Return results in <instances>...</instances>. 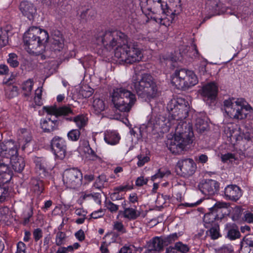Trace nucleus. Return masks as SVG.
Masks as SVG:
<instances>
[{
    "mask_svg": "<svg viewBox=\"0 0 253 253\" xmlns=\"http://www.w3.org/2000/svg\"><path fill=\"white\" fill-rule=\"evenodd\" d=\"M102 216L103 214L102 210H100L97 211H95L91 214V217L94 219H97Z\"/></svg>",
    "mask_w": 253,
    "mask_h": 253,
    "instance_id": "obj_59",
    "label": "nucleus"
},
{
    "mask_svg": "<svg viewBox=\"0 0 253 253\" xmlns=\"http://www.w3.org/2000/svg\"><path fill=\"white\" fill-rule=\"evenodd\" d=\"M67 238L66 234L62 231H58L56 235L55 244L58 246L64 244Z\"/></svg>",
    "mask_w": 253,
    "mask_h": 253,
    "instance_id": "obj_36",
    "label": "nucleus"
},
{
    "mask_svg": "<svg viewBox=\"0 0 253 253\" xmlns=\"http://www.w3.org/2000/svg\"><path fill=\"white\" fill-rule=\"evenodd\" d=\"M93 107L96 114L100 113L105 108L104 101L99 98H96L93 102Z\"/></svg>",
    "mask_w": 253,
    "mask_h": 253,
    "instance_id": "obj_34",
    "label": "nucleus"
},
{
    "mask_svg": "<svg viewBox=\"0 0 253 253\" xmlns=\"http://www.w3.org/2000/svg\"><path fill=\"white\" fill-rule=\"evenodd\" d=\"M42 87H39L35 91V101L36 104L38 105H40L41 104V99L42 98Z\"/></svg>",
    "mask_w": 253,
    "mask_h": 253,
    "instance_id": "obj_47",
    "label": "nucleus"
},
{
    "mask_svg": "<svg viewBox=\"0 0 253 253\" xmlns=\"http://www.w3.org/2000/svg\"><path fill=\"white\" fill-rule=\"evenodd\" d=\"M178 236L176 233H173L167 236V237H155L153 238V242L151 243V246L153 248H156L157 250H163L164 246H167L169 244L177 240Z\"/></svg>",
    "mask_w": 253,
    "mask_h": 253,
    "instance_id": "obj_13",
    "label": "nucleus"
},
{
    "mask_svg": "<svg viewBox=\"0 0 253 253\" xmlns=\"http://www.w3.org/2000/svg\"><path fill=\"white\" fill-rule=\"evenodd\" d=\"M7 183H2L0 184V202H2L5 201L6 198L9 195V187L6 184Z\"/></svg>",
    "mask_w": 253,
    "mask_h": 253,
    "instance_id": "obj_35",
    "label": "nucleus"
},
{
    "mask_svg": "<svg viewBox=\"0 0 253 253\" xmlns=\"http://www.w3.org/2000/svg\"><path fill=\"white\" fill-rule=\"evenodd\" d=\"M106 207L111 212H115L119 209V206L117 205L112 202L109 201L105 202Z\"/></svg>",
    "mask_w": 253,
    "mask_h": 253,
    "instance_id": "obj_46",
    "label": "nucleus"
},
{
    "mask_svg": "<svg viewBox=\"0 0 253 253\" xmlns=\"http://www.w3.org/2000/svg\"><path fill=\"white\" fill-rule=\"evenodd\" d=\"M31 184L34 191L38 195H40L43 190V184L42 180L36 179H32Z\"/></svg>",
    "mask_w": 253,
    "mask_h": 253,
    "instance_id": "obj_33",
    "label": "nucleus"
},
{
    "mask_svg": "<svg viewBox=\"0 0 253 253\" xmlns=\"http://www.w3.org/2000/svg\"><path fill=\"white\" fill-rule=\"evenodd\" d=\"M159 126V124L157 123V121L156 120V119H151L148 123L146 127L147 129H149L151 130H153L157 128Z\"/></svg>",
    "mask_w": 253,
    "mask_h": 253,
    "instance_id": "obj_50",
    "label": "nucleus"
},
{
    "mask_svg": "<svg viewBox=\"0 0 253 253\" xmlns=\"http://www.w3.org/2000/svg\"><path fill=\"white\" fill-rule=\"evenodd\" d=\"M153 242V239L149 241L147 243L148 249L144 253H158V252H161L162 250H157L156 248L152 247L151 243Z\"/></svg>",
    "mask_w": 253,
    "mask_h": 253,
    "instance_id": "obj_53",
    "label": "nucleus"
},
{
    "mask_svg": "<svg viewBox=\"0 0 253 253\" xmlns=\"http://www.w3.org/2000/svg\"><path fill=\"white\" fill-rule=\"evenodd\" d=\"M224 110L230 118L235 120L246 119L250 113H253V109L242 99L235 100L229 98L223 101Z\"/></svg>",
    "mask_w": 253,
    "mask_h": 253,
    "instance_id": "obj_4",
    "label": "nucleus"
},
{
    "mask_svg": "<svg viewBox=\"0 0 253 253\" xmlns=\"http://www.w3.org/2000/svg\"><path fill=\"white\" fill-rule=\"evenodd\" d=\"M81 132L79 129H75L70 130L67 134L68 138L69 140L76 141H77L80 136Z\"/></svg>",
    "mask_w": 253,
    "mask_h": 253,
    "instance_id": "obj_39",
    "label": "nucleus"
},
{
    "mask_svg": "<svg viewBox=\"0 0 253 253\" xmlns=\"http://www.w3.org/2000/svg\"><path fill=\"white\" fill-rule=\"evenodd\" d=\"M45 110L48 114L53 115L57 118L58 116H66L70 114H73V111L71 108L66 106H63L57 108L56 106H44L43 107Z\"/></svg>",
    "mask_w": 253,
    "mask_h": 253,
    "instance_id": "obj_17",
    "label": "nucleus"
},
{
    "mask_svg": "<svg viewBox=\"0 0 253 253\" xmlns=\"http://www.w3.org/2000/svg\"><path fill=\"white\" fill-rule=\"evenodd\" d=\"M177 252L181 253H186L189 251V248L186 245L183 244L182 242H179L175 244Z\"/></svg>",
    "mask_w": 253,
    "mask_h": 253,
    "instance_id": "obj_42",
    "label": "nucleus"
},
{
    "mask_svg": "<svg viewBox=\"0 0 253 253\" xmlns=\"http://www.w3.org/2000/svg\"><path fill=\"white\" fill-rule=\"evenodd\" d=\"M51 149L54 155L60 159H63L66 154V144L62 138L55 136L51 141Z\"/></svg>",
    "mask_w": 253,
    "mask_h": 253,
    "instance_id": "obj_12",
    "label": "nucleus"
},
{
    "mask_svg": "<svg viewBox=\"0 0 253 253\" xmlns=\"http://www.w3.org/2000/svg\"><path fill=\"white\" fill-rule=\"evenodd\" d=\"M7 163L4 159L0 160V183H7L12 178V172L9 170Z\"/></svg>",
    "mask_w": 253,
    "mask_h": 253,
    "instance_id": "obj_19",
    "label": "nucleus"
},
{
    "mask_svg": "<svg viewBox=\"0 0 253 253\" xmlns=\"http://www.w3.org/2000/svg\"><path fill=\"white\" fill-rule=\"evenodd\" d=\"M138 161L137 162V166L139 167H142L144 164L148 162L150 158L149 157L143 155H138L137 156Z\"/></svg>",
    "mask_w": 253,
    "mask_h": 253,
    "instance_id": "obj_48",
    "label": "nucleus"
},
{
    "mask_svg": "<svg viewBox=\"0 0 253 253\" xmlns=\"http://www.w3.org/2000/svg\"><path fill=\"white\" fill-rule=\"evenodd\" d=\"M83 175L81 171L77 169H66L63 174V181L67 187L75 189L82 184Z\"/></svg>",
    "mask_w": 253,
    "mask_h": 253,
    "instance_id": "obj_10",
    "label": "nucleus"
},
{
    "mask_svg": "<svg viewBox=\"0 0 253 253\" xmlns=\"http://www.w3.org/2000/svg\"><path fill=\"white\" fill-rule=\"evenodd\" d=\"M131 88L135 91L139 97L145 100L158 95L157 84L153 77L148 74H143L140 78L133 76Z\"/></svg>",
    "mask_w": 253,
    "mask_h": 253,
    "instance_id": "obj_3",
    "label": "nucleus"
},
{
    "mask_svg": "<svg viewBox=\"0 0 253 253\" xmlns=\"http://www.w3.org/2000/svg\"><path fill=\"white\" fill-rule=\"evenodd\" d=\"M81 93L84 98H88L91 96L93 93V89L88 87H85L81 90Z\"/></svg>",
    "mask_w": 253,
    "mask_h": 253,
    "instance_id": "obj_49",
    "label": "nucleus"
},
{
    "mask_svg": "<svg viewBox=\"0 0 253 253\" xmlns=\"http://www.w3.org/2000/svg\"><path fill=\"white\" fill-rule=\"evenodd\" d=\"M112 101L117 110L129 112L136 101L135 95L125 88H116L112 93Z\"/></svg>",
    "mask_w": 253,
    "mask_h": 253,
    "instance_id": "obj_6",
    "label": "nucleus"
},
{
    "mask_svg": "<svg viewBox=\"0 0 253 253\" xmlns=\"http://www.w3.org/2000/svg\"><path fill=\"white\" fill-rule=\"evenodd\" d=\"M167 110L171 120L178 122L188 116L189 105L187 101L182 98H173L168 104Z\"/></svg>",
    "mask_w": 253,
    "mask_h": 253,
    "instance_id": "obj_7",
    "label": "nucleus"
},
{
    "mask_svg": "<svg viewBox=\"0 0 253 253\" xmlns=\"http://www.w3.org/2000/svg\"><path fill=\"white\" fill-rule=\"evenodd\" d=\"M148 179H145L143 176H140L138 177L135 181V184L137 186H142L144 184H146Z\"/></svg>",
    "mask_w": 253,
    "mask_h": 253,
    "instance_id": "obj_56",
    "label": "nucleus"
},
{
    "mask_svg": "<svg viewBox=\"0 0 253 253\" xmlns=\"http://www.w3.org/2000/svg\"><path fill=\"white\" fill-rule=\"evenodd\" d=\"M8 209L7 208H3L0 209V220L5 221L8 220Z\"/></svg>",
    "mask_w": 253,
    "mask_h": 253,
    "instance_id": "obj_51",
    "label": "nucleus"
},
{
    "mask_svg": "<svg viewBox=\"0 0 253 253\" xmlns=\"http://www.w3.org/2000/svg\"><path fill=\"white\" fill-rule=\"evenodd\" d=\"M225 196L227 199L236 201L242 195L240 188L236 185H229L224 189Z\"/></svg>",
    "mask_w": 253,
    "mask_h": 253,
    "instance_id": "obj_18",
    "label": "nucleus"
},
{
    "mask_svg": "<svg viewBox=\"0 0 253 253\" xmlns=\"http://www.w3.org/2000/svg\"><path fill=\"white\" fill-rule=\"evenodd\" d=\"M48 39L47 32L37 27H31L23 37L24 42L29 53H37L38 50Z\"/></svg>",
    "mask_w": 253,
    "mask_h": 253,
    "instance_id": "obj_5",
    "label": "nucleus"
},
{
    "mask_svg": "<svg viewBox=\"0 0 253 253\" xmlns=\"http://www.w3.org/2000/svg\"><path fill=\"white\" fill-rule=\"evenodd\" d=\"M107 182L106 176L105 174L100 175L97 178L96 181L94 183V186L97 189H100L104 186L105 182Z\"/></svg>",
    "mask_w": 253,
    "mask_h": 253,
    "instance_id": "obj_38",
    "label": "nucleus"
},
{
    "mask_svg": "<svg viewBox=\"0 0 253 253\" xmlns=\"http://www.w3.org/2000/svg\"><path fill=\"white\" fill-rule=\"evenodd\" d=\"M41 126L43 131L51 132L57 129L58 122L56 120H52L50 118H46L45 119L41 120Z\"/></svg>",
    "mask_w": 253,
    "mask_h": 253,
    "instance_id": "obj_21",
    "label": "nucleus"
},
{
    "mask_svg": "<svg viewBox=\"0 0 253 253\" xmlns=\"http://www.w3.org/2000/svg\"><path fill=\"white\" fill-rule=\"evenodd\" d=\"M177 167L181 171V175L184 177H189L195 172L197 165L192 159H185L178 161Z\"/></svg>",
    "mask_w": 253,
    "mask_h": 253,
    "instance_id": "obj_11",
    "label": "nucleus"
},
{
    "mask_svg": "<svg viewBox=\"0 0 253 253\" xmlns=\"http://www.w3.org/2000/svg\"><path fill=\"white\" fill-rule=\"evenodd\" d=\"M228 207V203L223 202H217L211 208L210 211L204 215L203 221L206 228L210 227L214 224H218L215 222L216 220H221L223 217V214H219V212H222L223 209H226Z\"/></svg>",
    "mask_w": 253,
    "mask_h": 253,
    "instance_id": "obj_9",
    "label": "nucleus"
},
{
    "mask_svg": "<svg viewBox=\"0 0 253 253\" xmlns=\"http://www.w3.org/2000/svg\"><path fill=\"white\" fill-rule=\"evenodd\" d=\"M36 169L39 171V175L42 177L46 175V162L42 158H36L34 160Z\"/></svg>",
    "mask_w": 253,
    "mask_h": 253,
    "instance_id": "obj_26",
    "label": "nucleus"
},
{
    "mask_svg": "<svg viewBox=\"0 0 253 253\" xmlns=\"http://www.w3.org/2000/svg\"><path fill=\"white\" fill-rule=\"evenodd\" d=\"M132 249L129 247L124 246L122 248L119 253H132Z\"/></svg>",
    "mask_w": 253,
    "mask_h": 253,
    "instance_id": "obj_63",
    "label": "nucleus"
},
{
    "mask_svg": "<svg viewBox=\"0 0 253 253\" xmlns=\"http://www.w3.org/2000/svg\"><path fill=\"white\" fill-rule=\"evenodd\" d=\"M105 48L109 51L116 47L115 56L120 61L132 64L141 59L142 53L138 43L128 40L127 36L118 30L106 31L98 38Z\"/></svg>",
    "mask_w": 253,
    "mask_h": 253,
    "instance_id": "obj_1",
    "label": "nucleus"
},
{
    "mask_svg": "<svg viewBox=\"0 0 253 253\" xmlns=\"http://www.w3.org/2000/svg\"><path fill=\"white\" fill-rule=\"evenodd\" d=\"M165 253H177L175 246L168 247L166 250Z\"/></svg>",
    "mask_w": 253,
    "mask_h": 253,
    "instance_id": "obj_64",
    "label": "nucleus"
},
{
    "mask_svg": "<svg viewBox=\"0 0 253 253\" xmlns=\"http://www.w3.org/2000/svg\"><path fill=\"white\" fill-rule=\"evenodd\" d=\"M208 157L206 155L201 154L198 156V159L197 160L198 162L204 164L208 161Z\"/></svg>",
    "mask_w": 253,
    "mask_h": 253,
    "instance_id": "obj_60",
    "label": "nucleus"
},
{
    "mask_svg": "<svg viewBox=\"0 0 253 253\" xmlns=\"http://www.w3.org/2000/svg\"><path fill=\"white\" fill-rule=\"evenodd\" d=\"M248 247H253V234L246 235L240 243V250L245 253H249Z\"/></svg>",
    "mask_w": 253,
    "mask_h": 253,
    "instance_id": "obj_23",
    "label": "nucleus"
},
{
    "mask_svg": "<svg viewBox=\"0 0 253 253\" xmlns=\"http://www.w3.org/2000/svg\"><path fill=\"white\" fill-rule=\"evenodd\" d=\"M177 125L173 139L168 141V149L173 154H179L186 150L193 142L194 134L189 121L181 120L173 123Z\"/></svg>",
    "mask_w": 253,
    "mask_h": 253,
    "instance_id": "obj_2",
    "label": "nucleus"
},
{
    "mask_svg": "<svg viewBox=\"0 0 253 253\" xmlns=\"http://www.w3.org/2000/svg\"><path fill=\"white\" fill-rule=\"evenodd\" d=\"M208 228L209 230L206 231V234L211 239L216 240L221 236L218 224H214Z\"/></svg>",
    "mask_w": 253,
    "mask_h": 253,
    "instance_id": "obj_28",
    "label": "nucleus"
},
{
    "mask_svg": "<svg viewBox=\"0 0 253 253\" xmlns=\"http://www.w3.org/2000/svg\"><path fill=\"white\" fill-rule=\"evenodd\" d=\"M242 213V210L240 207H236L233 211L232 219L233 220H237Z\"/></svg>",
    "mask_w": 253,
    "mask_h": 253,
    "instance_id": "obj_52",
    "label": "nucleus"
},
{
    "mask_svg": "<svg viewBox=\"0 0 253 253\" xmlns=\"http://www.w3.org/2000/svg\"><path fill=\"white\" fill-rule=\"evenodd\" d=\"M8 72V67L3 64L0 65V74L4 75L6 74Z\"/></svg>",
    "mask_w": 253,
    "mask_h": 253,
    "instance_id": "obj_62",
    "label": "nucleus"
},
{
    "mask_svg": "<svg viewBox=\"0 0 253 253\" xmlns=\"http://www.w3.org/2000/svg\"><path fill=\"white\" fill-rule=\"evenodd\" d=\"M243 220L249 223H253V212L246 211L244 213Z\"/></svg>",
    "mask_w": 253,
    "mask_h": 253,
    "instance_id": "obj_45",
    "label": "nucleus"
},
{
    "mask_svg": "<svg viewBox=\"0 0 253 253\" xmlns=\"http://www.w3.org/2000/svg\"><path fill=\"white\" fill-rule=\"evenodd\" d=\"M75 236L80 241H83L85 237L84 232L80 229L75 233Z\"/></svg>",
    "mask_w": 253,
    "mask_h": 253,
    "instance_id": "obj_58",
    "label": "nucleus"
},
{
    "mask_svg": "<svg viewBox=\"0 0 253 253\" xmlns=\"http://www.w3.org/2000/svg\"><path fill=\"white\" fill-rule=\"evenodd\" d=\"M110 198L112 201L119 200L122 199L119 193L116 191L111 194Z\"/></svg>",
    "mask_w": 253,
    "mask_h": 253,
    "instance_id": "obj_61",
    "label": "nucleus"
},
{
    "mask_svg": "<svg viewBox=\"0 0 253 253\" xmlns=\"http://www.w3.org/2000/svg\"><path fill=\"white\" fill-rule=\"evenodd\" d=\"M199 188L204 195L211 196L218 191L219 184L215 180L207 179L200 183Z\"/></svg>",
    "mask_w": 253,
    "mask_h": 253,
    "instance_id": "obj_15",
    "label": "nucleus"
},
{
    "mask_svg": "<svg viewBox=\"0 0 253 253\" xmlns=\"http://www.w3.org/2000/svg\"><path fill=\"white\" fill-rule=\"evenodd\" d=\"M217 91L218 87L216 84L214 83H211L203 87L201 94L205 101L207 103H211L215 100Z\"/></svg>",
    "mask_w": 253,
    "mask_h": 253,
    "instance_id": "obj_14",
    "label": "nucleus"
},
{
    "mask_svg": "<svg viewBox=\"0 0 253 253\" xmlns=\"http://www.w3.org/2000/svg\"><path fill=\"white\" fill-rule=\"evenodd\" d=\"M33 236L35 241H39L42 236V230L40 228H37L33 232Z\"/></svg>",
    "mask_w": 253,
    "mask_h": 253,
    "instance_id": "obj_55",
    "label": "nucleus"
},
{
    "mask_svg": "<svg viewBox=\"0 0 253 253\" xmlns=\"http://www.w3.org/2000/svg\"><path fill=\"white\" fill-rule=\"evenodd\" d=\"M124 217L129 220H135L140 215V213L135 208L128 207L126 208L125 210L120 211Z\"/></svg>",
    "mask_w": 253,
    "mask_h": 253,
    "instance_id": "obj_24",
    "label": "nucleus"
},
{
    "mask_svg": "<svg viewBox=\"0 0 253 253\" xmlns=\"http://www.w3.org/2000/svg\"><path fill=\"white\" fill-rule=\"evenodd\" d=\"M20 10L22 14L30 20H33L36 14L37 9L33 3L28 1H23L20 4Z\"/></svg>",
    "mask_w": 253,
    "mask_h": 253,
    "instance_id": "obj_20",
    "label": "nucleus"
},
{
    "mask_svg": "<svg viewBox=\"0 0 253 253\" xmlns=\"http://www.w3.org/2000/svg\"><path fill=\"white\" fill-rule=\"evenodd\" d=\"M6 94L10 98H12L18 95V87L14 85H10L5 88Z\"/></svg>",
    "mask_w": 253,
    "mask_h": 253,
    "instance_id": "obj_40",
    "label": "nucleus"
},
{
    "mask_svg": "<svg viewBox=\"0 0 253 253\" xmlns=\"http://www.w3.org/2000/svg\"><path fill=\"white\" fill-rule=\"evenodd\" d=\"M21 135L20 137L24 140L26 143L29 142L31 139L32 137L30 133L26 129H21L20 130Z\"/></svg>",
    "mask_w": 253,
    "mask_h": 253,
    "instance_id": "obj_44",
    "label": "nucleus"
},
{
    "mask_svg": "<svg viewBox=\"0 0 253 253\" xmlns=\"http://www.w3.org/2000/svg\"><path fill=\"white\" fill-rule=\"evenodd\" d=\"M11 28L9 26L0 29V48L5 46L8 43V38L11 35Z\"/></svg>",
    "mask_w": 253,
    "mask_h": 253,
    "instance_id": "obj_22",
    "label": "nucleus"
},
{
    "mask_svg": "<svg viewBox=\"0 0 253 253\" xmlns=\"http://www.w3.org/2000/svg\"><path fill=\"white\" fill-rule=\"evenodd\" d=\"M208 126L209 125L205 118L198 117L196 119L195 127L198 132H204L208 129Z\"/></svg>",
    "mask_w": 253,
    "mask_h": 253,
    "instance_id": "obj_29",
    "label": "nucleus"
},
{
    "mask_svg": "<svg viewBox=\"0 0 253 253\" xmlns=\"http://www.w3.org/2000/svg\"><path fill=\"white\" fill-rule=\"evenodd\" d=\"M33 84V81L31 79H28L22 84V89L25 97L29 96L31 95Z\"/></svg>",
    "mask_w": 253,
    "mask_h": 253,
    "instance_id": "obj_32",
    "label": "nucleus"
},
{
    "mask_svg": "<svg viewBox=\"0 0 253 253\" xmlns=\"http://www.w3.org/2000/svg\"><path fill=\"white\" fill-rule=\"evenodd\" d=\"M197 78L191 70L185 69L176 70L172 77L171 83L177 88L186 89L198 83Z\"/></svg>",
    "mask_w": 253,
    "mask_h": 253,
    "instance_id": "obj_8",
    "label": "nucleus"
},
{
    "mask_svg": "<svg viewBox=\"0 0 253 253\" xmlns=\"http://www.w3.org/2000/svg\"><path fill=\"white\" fill-rule=\"evenodd\" d=\"M64 46V40L62 37L53 36L50 48L52 50L60 51Z\"/></svg>",
    "mask_w": 253,
    "mask_h": 253,
    "instance_id": "obj_27",
    "label": "nucleus"
},
{
    "mask_svg": "<svg viewBox=\"0 0 253 253\" xmlns=\"http://www.w3.org/2000/svg\"><path fill=\"white\" fill-rule=\"evenodd\" d=\"M120 139L119 133L115 131H107L105 133L104 140L110 145H115L117 144Z\"/></svg>",
    "mask_w": 253,
    "mask_h": 253,
    "instance_id": "obj_25",
    "label": "nucleus"
},
{
    "mask_svg": "<svg viewBox=\"0 0 253 253\" xmlns=\"http://www.w3.org/2000/svg\"><path fill=\"white\" fill-rule=\"evenodd\" d=\"M227 233L226 237L230 240H234L236 239H238L240 237L241 234L239 230L235 228L234 226L230 225L229 227L228 225L226 226Z\"/></svg>",
    "mask_w": 253,
    "mask_h": 253,
    "instance_id": "obj_31",
    "label": "nucleus"
},
{
    "mask_svg": "<svg viewBox=\"0 0 253 253\" xmlns=\"http://www.w3.org/2000/svg\"><path fill=\"white\" fill-rule=\"evenodd\" d=\"M86 118L84 116H78L74 118V121L80 128L84 127L86 124Z\"/></svg>",
    "mask_w": 253,
    "mask_h": 253,
    "instance_id": "obj_41",
    "label": "nucleus"
},
{
    "mask_svg": "<svg viewBox=\"0 0 253 253\" xmlns=\"http://www.w3.org/2000/svg\"><path fill=\"white\" fill-rule=\"evenodd\" d=\"M7 61L9 65L13 68L18 67L19 64L18 61V56L14 53H11L8 54V58Z\"/></svg>",
    "mask_w": 253,
    "mask_h": 253,
    "instance_id": "obj_37",
    "label": "nucleus"
},
{
    "mask_svg": "<svg viewBox=\"0 0 253 253\" xmlns=\"http://www.w3.org/2000/svg\"><path fill=\"white\" fill-rule=\"evenodd\" d=\"M10 143L7 142L6 144L0 145V156L6 158L7 162L12 160H16L18 158L17 156L18 151L16 147L13 146L8 148Z\"/></svg>",
    "mask_w": 253,
    "mask_h": 253,
    "instance_id": "obj_16",
    "label": "nucleus"
},
{
    "mask_svg": "<svg viewBox=\"0 0 253 253\" xmlns=\"http://www.w3.org/2000/svg\"><path fill=\"white\" fill-rule=\"evenodd\" d=\"M10 162L12 169L17 172H21L25 166L24 161L21 157H18L16 160H12Z\"/></svg>",
    "mask_w": 253,
    "mask_h": 253,
    "instance_id": "obj_30",
    "label": "nucleus"
},
{
    "mask_svg": "<svg viewBox=\"0 0 253 253\" xmlns=\"http://www.w3.org/2000/svg\"><path fill=\"white\" fill-rule=\"evenodd\" d=\"M221 159L223 163H227L228 160L230 161L231 159H235V155L232 153H227L222 155Z\"/></svg>",
    "mask_w": 253,
    "mask_h": 253,
    "instance_id": "obj_54",
    "label": "nucleus"
},
{
    "mask_svg": "<svg viewBox=\"0 0 253 253\" xmlns=\"http://www.w3.org/2000/svg\"><path fill=\"white\" fill-rule=\"evenodd\" d=\"M25 245L22 242H19L17 244V251L16 253H25Z\"/></svg>",
    "mask_w": 253,
    "mask_h": 253,
    "instance_id": "obj_57",
    "label": "nucleus"
},
{
    "mask_svg": "<svg viewBox=\"0 0 253 253\" xmlns=\"http://www.w3.org/2000/svg\"><path fill=\"white\" fill-rule=\"evenodd\" d=\"M113 229L118 231L120 234L126 232V230L123 223L118 221L114 222Z\"/></svg>",
    "mask_w": 253,
    "mask_h": 253,
    "instance_id": "obj_43",
    "label": "nucleus"
}]
</instances>
